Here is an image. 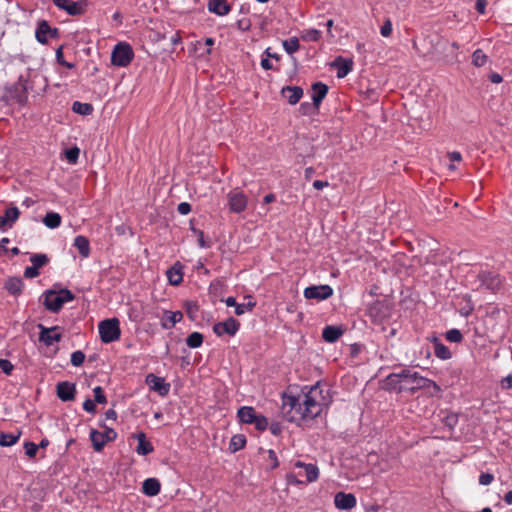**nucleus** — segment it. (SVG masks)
Wrapping results in <instances>:
<instances>
[{
    "instance_id": "72a5a7b5",
    "label": "nucleus",
    "mask_w": 512,
    "mask_h": 512,
    "mask_svg": "<svg viewBox=\"0 0 512 512\" xmlns=\"http://www.w3.org/2000/svg\"><path fill=\"white\" fill-rule=\"evenodd\" d=\"M72 111L80 115H90L93 112V106L90 103L75 101L72 104Z\"/></svg>"
},
{
    "instance_id": "f704fd0d",
    "label": "nucleus",
    "mask_w": 512,
    "mask_h": 512,
    "mask_svg": "<svg viewBox=\"0 0 512 512\" xmlns=\"http://www.w3.org/2000/svg\"><path fill=\"white\" fill-rule=\"evenodd\" d=\"M6 288L11 294L17 295L22 291L23 282L20 278L17 277L10 278L6 282Z\"/></svg>"
},
{
    "instance_id": "423d86ee",
    "label": "nucleus",
    "mask_w": 512,
    "mask_h": 512,
    "mask_svg": "<svg viewBox=\"0 0 512 512\" xmlns=\"http://www.w3.org/2000/svg\"><path fill=\"white\" fill-rule=\"evenodd\" d=\"M134 52L128 43H118L111 54V62L118 67H126L133 60Z\"/></svg>"
},
{
    "instance_id": "e433bc0d",
    "label": "nucleus",
    "mask_w": 512,
    "mask_h": 512,
    "mask_svg": "<svg viewBox=\"0 0 512 512\" xmlns=\"http://www.w3.org/2000/svg\"><path fill=\"white\" fill-rule=\"evenodd\" d=\"M203 335L199 332H193L186 338V344L190 348H199L203 343Z\"/></svg>"
},
{
    "instance_id": "4d7b16f0",
    "label": "nucleus",
    "mask_w": 512,
    "mask_h": 512,
    "mask_svg": "<svg viewBox=\"0 0 512 512\" xmlns=\"http://www.w3.org/2000/svg\"><path fill=\"white\" fill-rule=\"evenodd\" d=\"M286 481H287L288 485H294V486L300 485V484L304 483V481L300 480L298 478V476L296 474H294V473L287 474Z\"/></svg>"
},
{
    "instance_id": "774afa93",
    "label": "nucleus",
    "mask_w": 512,
    "mask_h": 512,
    "mask_svg": "<svg viewBox=\"0 0 512 512\" xmlns=\"http://www.w3.org/2000/svg\"><path fill=\"white\" fill-rule=\"evenodd\" d=\"M105 418L107 420L115 421L117 419V413L114 409H109L105 412Z\"/></svg>"
},
{
    "instance_id": "864d4df0",
    "label": "nucleus",
    "mask_w": 512,
    "mask_h": 512,
    "mask_svg": "<svg viewBox=\"0 0 512 512\" xmlns=\"http://www.w3.org/2000/svg\"><path fill=\"white\" fill-rule=\"evenodd\" d=\"M38 275H39V270L36 267H34L33 265L26 267L24 270V277L27 279L35 278Z\"/></svg>"
},
{
    "instance_id": "69168bd1",
    "label": "nucleus",
    "mask_w": 512,
    "mask_h": 512,
    "mask_svg": "<svg viewBox=\"0 0 512 512\" xmlns=\"http://www.w3.org/2000/svg\"><path fill=\"white\" fill-rule=\"evenodd\" d=\"M450 161L452 162H460L462 160V155L458 151H453L448 154Z\"/></svg>"
},
{
    "instance_id": "e2e57ef3",
    "label": "nucleus",
    "mask_w": 512,
    "mask_h": 512,
    "mask_svg": "<svg viewBox=\"0 0 512 512\" xmlns=\"http://www.w3.org/2000/svg\"><path fill=\"white\" fill-rule=\"evenodd\" d=\"M486 5H487V0H476L475 8L478 11V13L484 14Z\"/></svg>"
},
{
    "instance_id": "58836bf2",
    "label": "nucleus",
    "mask_w": 512,
    "mask_h": 512,
    "mask_svg": "<svg viewBox=\"0 0 512 512\" xmlns=\"http://www.w3.org/2000/svg\"><path fill=\"white\" fill-rule=\"evenodd\" d=\"M487 60V55L481 49H476L472 54V63L476 67L484 66Z\"/></svg>"
},
{
    "instance_id": "4be33fe9",
    "label": "nucleus",
    "mask_w": 512,
    "mask_h": 512,
    "mask_svg": "<svg viewBox=\"0 0 512 512\" xmlns=\"http://www.w3.org/2000/svg\"><path fill=\"white\" fill-rule=\"evenodd\" d=\"M183 318L181 311H165V317L161 320V326L164 329H171L176 323L180 322Z\"/></svg>"
},
{
    "instance_id": "9d476101",
    "label": "nucleus",
    "mask_w": 512,
    "mask_h": 512,
    "mask_svg": "<svg viewBox=\"0 0 512 512\" xmlns=\"http://www.w3.org/2000/svg\"><path fill=\"white\" fill-rule=\"evenodd\" d=\"M57 34L58 30L56 28L52 29L47 21L42 20L37 26L35 37L39 43L46 44L49 37L55 38Z\"/></svg>"
},
{
    "instance_id": "79ce46f5",
    "label": "nucleus",
    "mask_w": 512,
    "mask_h": 512,
    "mask_svg": "<svg viewBox=\"0 0 512 512\" xmlns=\"http://www.w3.org/2000/svg\"><path fill=\"white\" fill-rule=\"evenodd\" d=\"M446 340L453 343H460L463 340V335L458 329H450L445 334Z\"/></svg>"
},
{
    "instance_id": "f8f14e48",
    "label": "nucleus",
    "mask_w": 512,
    "mask_h": 512,
    "mask_svg": "<svg viewBox=\"0 0 512 512\" xmlns=\"http://www.w3.org/2000/svg\"><path fill=\"white\" fill-rule=\"evenodd\" d=\"M334 504L340 510H351L356 504V497L351 493L338 492L334 497Z\"/></svg>"
},
{
    "instance_id": "20e7f679",
    "label": "nucleus",
    "mask_w": 512,
    "mask_h": 512,
    "mask_svg": "<svg viewBox=\"0 0 512 512\" xmlns=\"http://www.w3.org/2000/svg\"><path fill=\"white\" fill-rule=\"evenodd\" d=\"M75 295L68 289H61L58 292L48 290L44 293V306L47 310L57 313L67 302L73 301Z\"/></svg>"
},
{
    "instance_id": "4c0bfd02",
    "label": "nucleus",
    "mask_w": 512,
    "mask_h": 512,
    "mask_svg": "<svg viewBox=\"0 0 512 512\" xmlns=\"http://www.w3.org/2000/svg\"><path fill=\"white\" fill-rule=\"evenodd\" d=\"M284 50L288 54H293L299 49V40L297 37H291L289 39H286L282 43Z\"/></svg>"
},
{
    "instance_id": "6e6d98bb",
    "label": "nucleus",
    "mask_w": 512,
    "mask_h": 512,
    "mask_svg": "<svg viewBox=\"0 0 512 512\" xmlns=\"http://www.w3.org/2000/svg\"><path fill=\"white\" fill-rule=\"evenodd\" d=\"M83 409L88 412V413H91V414H95L96 413V405H95V402L92 401L91 399L87 398L84 403H83Z\"/></svg>"
},
{
    "instance_id": "680f3d73",
    "label": "nucleus",
    "mask_w": 512,
    "mask_h": 512,
    "mask_svg": "<svg viewBox=\"0 0 512 512\" xmlns=\"http://www.w3.org/2000/svg\"><path fill=\"white\" fill-rule=\"evenodd\" d=\"M268 457L272 462L271 468L272 469L277 468L279 465V462H278L275 451L272 449L268 450Z\"/></svg>"
},
{
    "instance_id": "603ef678",
    "label": "nucleus",
    "mask_w": 512,
    "mask_h": 512,
    "mask_svg": "<svg viewBox=\"0 0 512 512\" xmlns=\"http://www.w3.org/2000/svg\"><path fill=\"white\" fill-rule=\"evenodd\" d=\"M56 59H57V61H58V63L60 65L65 66L68 69L74 68V64L73 63H70V62H67V61H63L62 48L57 49V51H56Z\"/></svg>"
},
{
    "instance_id": "cd10ccee",
    "label": "nucleus",
    "mask_w": 512,
    "mask_h": 512,
    "mask_svg": "<svg viewBox=\"0 0 512 512\" xmlns=\"http://www.w3.org/2000/svg\"><path fill=\"white\" fill-rule=\"evenodd\" d=\"M83 258H87L90 255V243L87 237L78 235L74 239L73 243Z\"/></svg>"
},
{
    "instance_id": "39448f33",
    "label": "nucleus",
    "mask_w": 512,
    "mask_h": 512,
    "mask_svg": "<svg viewBox=\"0 0 512 512\" xmlns=\"http://www.w3.org/2000/svg\"><path fill=\"white\" fill-rule=\"evenodd\" d=\"M100 339L103 343H112L120 339V322L117 318L101 321L98 325Z\"/></svg>"
},
{
    "instance_id": "ddd939ff",
    "label": "nucleus",
    "mask_w": 512,
    "mask_h": 512,
    "mask_svg": "<svg viewBox=\"0 0 512 512\" xmlns=\"http://www.w3.org/2000/svg\"><path fill=\"white\" fill-rule=\"evenodd\" d=\"M56 7L66 11L71 16H79L84 13L83 6L73 0H53Z\"/></svg>"
},
{
    "instance_id": "8fccbe9b",
    "label": "nucleus",
    "mask_w": 512,
    "mask_h": 512,
    "mask_svg": "<svg viewBox=\"0 0 512 512\" xmlns=\"http://www.w3.org/2000/svg\"><path fill=\"white\" fill-rule=\"evenodd\" d=\"M380 33L383 37H389L392 34V22L389 18L384 21Z\"/></svg>"
},
{
    "instance_id": "2f4dec72",
    "label": "nucleus",
    "mask_w": 512,
    "mask_h": 512,
    "mask_svg": "<svg viewBox=\"0 0 512 512\" xmlns=\"http://www.w3.org/2000/svg\"><path fill=\"white\" fill-rule=\"evenodd\" d=\"M299 476H305L306 481L311 483L315 482L319 477V469L316 465L309 463L304 467V472H299Z\"/></svg>"
},
{
    "instance_id": "2eb2a0df",
    "label": "nucleus",
    "mask_w": 512,
    "mask_h": 512,
    "mask_svg": "<svg viewBox=\"0 0 512 512\" xmlns=\"http://www.w3.org/2000/svg\"><path fill=\"white\" fill-rule=\"evenodd\" d=\"M39 327L41 328L39 340L43 342L45 345L50 346L54 342L60 341L61 334L57 332V330L59 329L58 326L46 328L43 325H39Z\"/></svg>"
},
{
    "instance_id": "c9c22d12",
    "label": "nucleus",
    "mask_w": 512,
    "mask_h": 512,
    "mask_svg": "<svg viewBox=\"0 0 512 512\" xmlns=\"http://www.w3.org/2000/svg\"><path fill=\"white\" fill-rule=\"evenodd\" d=\"M246 444V438L242 434H236L230 439L229 449L232 452H237L244 448Z\"/></svg>"
},
{
    "instance_id": "4468645a",
    "label": "nucleus",
    "mask_w": 512,
    "mask_h": 512,
    "mask_svg": "<svg viewBox=\"0 0 512 512\" xmlns=\"http://www.w3.org/2000/svg\"><path fill=\"white\" fill-rule=\"evenodd\" d=\"M331 67L337 69V77L341 79V78L346 77L352 71L353 60L345 59L341 56H338L331 63Z\"/></svg>"
},
{
    "instance_id": "3c124183",
    "label": "nucleus",
    "mask_w": 512,
    "mask_h": 512,
    "mask_svg": "<svg viewBox=\"0 0 512 512\" xmlns=\"http://www.w3.org/2000/svg\"><path fill=\"white\" fill-rule=\"evenodd\" d=\"M13 364L7 359H0V369L6 375H10L13 370Z\"/></svg>"
},
{
    "instance_id": "f3484780",
    "label": "nucleus",
    "mask_w": 512,
    "mask_h": 512,
    "mask_svg": "<svg viewBox=\"0 0 512 512\" xmlns=\"http://www.w3.org/2000/svg\"><path fill=\"white\" fill-rule=\"evenodd\" d=\"M19 215L20 211L15 206L6 209L4 215L0 216V230L4 231L6 226L12 227Z\"/></svg>"
},
{
    "instance_id": "c85d7f7f",
    "label": "nucleus",
    "mask_w": 512,
    "mask_h": 512,
    "mask_svg": "<svg viewBox=\"0 0 512 512\" xmlns=\"http://www.w3.org/2000/svg\"><path fill=\"white\" fill-rule=\"evenodd\" d=\"M90 440L92 442L93 448L95 451L100 452L104 446L107 444V441L102 432H99L95 429H91L90 431Z\"/></svg>"
},
{
    "instance_id": "aec40b11",
    "label": "nucleus",
    "mask_w": 512,
    "mask_h": 512,
    "mask_svg": "<svg viewBox=\"0 0 512 512\" xmlns=\"http://www.w3.org/2000/svg\"><path fill=\"white\" fill-rule=\"evenodd\" d=\"M183 266L180 262H176L171 268H169L166 272L168 281L171 285L177 286L183 281Z\"/></svg>"
},
{
    "instance_id": "7ed1b4c3",
    "label": "nucleus",
    "mask_w": 512,
    "mask_h": 512,
    "mask_svg": "<svg viewBox=\"0 0 512 512\" xmlns=\"http://www.w3.org/2000/svg\"><path fill=\"white\" fill-rule=\"evenodd\" d=\"M28 100V86L27 81L22 77L14 83L11 87L6 88L5 93L0 98V102H4L6 105L18 104L24 106Z\"/></svg>"
},
{
    "instance_id": "1a4fd4ad",
    "label": "nucleus",
    "mask_w": 512,
    "mask_h": 512,
    "mask_svg": "<svg viewBox=\"0 0 512 512\" xmlns=\"http://www.w3.org/2000/svg\"><path fill=\"white\" fill-rule=\"evenodd\" d=\"M304 297L306 299H314L317 301L326 300L333 295V289L329 285H316L304 289Z\"/></svg>"
},
{
    "instance_id": "0eeeda50",
    "label": "nucleus",
    "mask_w": 512,
    "mask_h": 512,
    "mask_svg": "<svg viewBox=\"0 0 512 512\" xmlns=\"http://www.w3.org/2000/svg\"><path fill=\"white\" fill-rule=\"evenodd\" d=\"M227 199L229 210L233 213L239 214L247 208L248 198L240 190H233L229 192Z\"/></svg>"
},
{
    "instance_id": "de8ad7c7",
    "label": "nucleus",
    "mask_w": 512,
    "mask_h": 512,
    "mask_svg": "<svg viewBox=\"0 0 512 512\" xmlns=\"http://www.w3.org/2000/svg\"><path fill=\"white\" fill-rule=\"evenodd\" d=\"M94 392V402L98 404H105L107 402L106 396L102 387L97 386L93 389Z\"/></svg>"
},
{
    "instance_id": "b1692460",
    "label": "nucleus",
    "mask_w": 512,
    "mask_h": 512,
    "mask_svg": "<svg viewBox=\"0 0 512 512\" xmlns=\"http://www.w3.org/2000/svg\"><path fill=\"white\" fill-rule=\"evenodd\" d=\"M135 438L138 440L136 452L139 455H148L153 452L154 448H153L152 444L146 440L145 433L140 432L135 435Z\"/></svg>"
},
{
    "instance_id": "412c9836",
    "label": "nucleus",
    "mask_w": 512,
    "mask_h": 512,
    "mask_svg": "<svg viewBox=\"0 0 512 512\" xmlns=\"http://www.w3.org/2000/svg\"><path fill=\"white\" fill-rule=\"evenodd\" d=\"M208 10L216 15L224 16L230 12L227 0H209Z\"/></svg>"
},
{
    "instance_id": "a211bd4d",
    "label": "nucleus",
    "mask_w": 512,
    "mask_h": 512,
    "mask_svg": "<svg viewBox=\"0 0 512 512\" xmlns=\"http://www.w3.org/2000/svg\"><path fill=\"white\" fill-rule=\"evenodd\" d=\"M288 103L291 105L297 104L303 96V89L299 86H285L281 90Z\"/></svg>"
},
{
    "instance_id": "49530a36",
    "label": "nucleus",
    "mask_w": 512,
    "mask_h": 512,
    "mask_svg": "<svg viewBox=\"0 0 512 512\" xmlns=\"http://www.w3.org/2000/svg\"><path fill=\"white\" fill-rule=\"evenodd\" d=\"M252 424H254L255 428L259 431L266 430L269 425L267 418L263 415H258V414L256 415L255 421H253Z\"/></svg>"
},
{
    "instance_id": "ea45409f",
    "label": "nucleus",
    "mask_w": 512,
    "mask_h": 512,
    "mask_svg": "<svg viewBox=\"0 0 512 512\" xmlns=\"http://www.w3.org/2000/svg\"><path fill=\"white\" fill-rule=\"evenodd\" d=\"M30 261H31L32 265L39 270L41 267L48 264L49 258L46 254L37 253V254H33L30 257Z\"/></svg>"
},
{
    "instance_id": "bf43d9fd",
    "label": "nucleus",
    "mask_w": 512,
    "mask_h": 512,
    "mask_svg": "<svg viewBox=\"0 0 512 512\" xmlns=\"http://www.w3.org/2000/svg\"><path fill=\"white\" fill-rule=\"evenodd\" d=\"M177 211L181 215H187L191 211V205L187 202H181L177 207Z\"/></svg>"
},
{
    "instance_id": "7c9ffc66",
    "label": "nucleus",
    "mask_w": 512,
    "mask_h": 512,
    "mask_svg": "<svg viewBox=\"0 0 512 512\" xmlns=\"http://www.w3.org/2000/svg\"><path fill=\"white\" fill-rule=\"evenodd\" d=\"M62 218L59 213L47 212L43 218V223L50 229L58 228L61 225Z\"/></svg>"
},
{
    "instance_id": "9b49d317",
    "label": "nucleus",
    "mask_w": 512,
    "mask_h": 512,
    "mask_svg": "<svg viewBox=\"0 0 512 512\" xmlns=\"http://www.w3.org/2000/svg\"><path fill=\"white\" fill-rule=\"evenodd\" d=\"M56 393L60 400L64 402L73 401L76 394V386L68 381L59 382L56 386Z\"/></svg>"
},
{
    "instance_id": "a878e982",
    "label": "nucleus",
    "mask_w": 512,
    "mask_h": 512,
    "mask_svg": "<svg viewBox=\"0 0 512 512\" xmlns=\"http://www.w3.org/2000/svg\"><path fill=\"white\" fill-rule=\"evenodd\" d=\"M430 341L434 344L435 355L442 359L448 360L451 358V352L447 346H445L436 336H433Z\"/></svg>"
},
{
    "instance_id": "5701e85b",
    "label": "nucleus",
    "mask_w": 512,
    "mask_h": 512,
    "mask_svg": "<svg viewBox=\"0 0 512 512\" xmlns=\"http://www.w3.org/2000/svg\"><path fill=\"white\" fill-rule=\"evenodd\" d=\"M161 489V484L156 478H148L143 482L142 492L150 497L156 496L159 494Z\"/></svg>"
},
{
    "instance_id": "6e6552de",
    "label": "nucleus",
    "mask_w": 512,
    "mask_h": 512,
    "mask_svg": "<svg viewBox=\"0 0 512 512\" xmlns=\"http://www.w3.org/2000/svg\"><path fill=\"white\" fill-rule=\"evenodd\" d=\"M240 323L233 317H229L223 322H217L213 325V332L221 337L223 335H229L233 337L239 330Z\"/></svg>"
},
{
    "instance_id": "c03bdc74",
    "label": "nucleus",
    "mask_w": 512,
    "mask_h": 512,
    "mask_svg": "<svg viewBox=\"0 0 512 512\" xmlns=\"http://www.w3.org/2000/svg\"><path fill=\"white\" fill-rule=\"evenodd\" d=\"M80 150L78 147H72L65 151L66 159L69 163L75 164L79 158Z\"/></svg>"
},
{
    "instance_id": "338daca9",
    "label": "nucleus",
    "mask_w": 512,
    "mask_h": 512,
    "mask_svg": "<svg viewBox=\"0 0 512 512\" xmlns=\"http://www.w3.org/2000/svg\"><path fill=\"white\" fill-rule=\"evenodd\" d=\"M270 431L273 435H279L281 433V425L279 423H272L270 426Z\"/></svg>"
},
{
    "instance_id": "13d9d810",
    "label": "nucleus",
    "mask_w": 512,
    "mask_h": 512,
    "mask_svg": "<svg viewBox=\"0 0 512 512\" xmlns=\"http://www.w3.org/2000/svg\"><path fill=\"white\" fill-rule=\"evenodd\" d=\"M102 433H103L107 443L110 441H113L117 437V433L113 428L105 427V431Z\"/></svg>"
},
{
    "instance_id": "37998d69",
    "label": "nucleus",
    "mask_w": 512,
    "mask_h": 512,
    "mask_svg": "<svg viewBox=\"0 0 512 512\" xmlns=\"http://www.w3.org/2000/svg\"><path fill=\"white\" fill-rule=\"evenodd\" d=\"M256 305V302L254 301H248L247 303H243V304H238L236 305V308H235V314L240 316V315H243L245 312L247 311H251Z\"/></svg>"
},
{
    "instance_id": "473e14b6",
    "label": "nucleus",
    "mask_w": 512,
    "mask_h": 512,
    "mask_svg": "<svg viewBox=\"0 0 512 512\" xmlns=\"http://www.w3.org/2000/svg\"><path fill=\"white\" fill-rule=\"evenodd\" d=\"M21 432L13 433H0V445L3 447H10L14 445L20 438Z\"/></svg>"
},
{
    "instance_id": "393cba45",
    "label": "nucleus",
    "mask_w": 512,
    "mask_h": 512,
    "mask_svg": "<svg viewBox=\"0 0 512 512\" xmlns=\"http://www.w3.org/2000/svg\"><path fill=\"white\" fill-rule=\"evenodd\" d=\"M343 334V330L337 326H326L322 330V338L328 343L336 342Z\"/></svg>"
},
{
    "instance_id": "5fc2aeb1",
    "label": "nucleus",
    "mask_w": 512,
    "mask_h": 512,
    "mask_svg": "<svg viewBox=\"0 0 512 512\" xmlns=\"http://www.w3.org/2000/svg\"><path fill=\"white\" fill-rule=\"evenodd\" d=\"M493 480H494V476L491 473H482L479 476V483L484 486L491 484L493 482Z\"/></svg>"
},
{
    "instance_id": "052dcab7",
    "label": "nucleus",
    "mask_w": 512,
    "mask_h": 512,
    "mask_svg": "<svg viewBox=\"0 0 512 512\" xmlns=\"http://www.w3.org/2000/svg\"><path fill=\"white\" fill-rule=\"evenodd\" d=\"M501 388L504 390H509L512 388V373L501 380Z\"/></svg>"
},
{
    "instance_id": "c756f323",
    "label": "nucleus",
    "mask_w": 512,
    "mask_h": 512,
    "mask_svg": "<svg viewBox=\"0 0 512 512\" xmlns=\"http://www.w3.org/2000/svg\"><path fill=\"white\" fill-rule=\"evenodd\" d=\"M479 279L483 285H485L488 289H495L500 281L497 276H494L490 272L483 271L479 274Z\"/></svg>"
},
{
    "instance_id": "bb28decb",
    "label": "nucleus",
    "mask_w": 512,
    "mask_h": 512,
    "mask_svg": "<svg viewBox=\"0 0 512 512\" xmlns=\"http://www.w3.org/2000/svg\"><path fill=\"white\" fill-rule=\"evenodd\" d=\"M257 413L253 407L243 406L238 409L237 416L240 422L245 424H252L255 421Z\"/></svg>"
},
{
    "instance_id": "a18cd8bd",
    "label": "nucleus",
    "mask_w": 512,
    "mask_h": 512,
    "mask_svg": "<svg viewBox=\"0 0 512 512\" xmlns=\"http://www.w3.org/2000/svg\"><path fill=\"white\" fill-rule=\"evenodd\" d=\"M84 360H85V354L80 350L74 351L71 354L70 361H71V364L75 367L81 366L83 364Z\"/></svg>"
},
{
    "instance_id": "f257e3e1",
    "label": "nucleus",
    "mask_w": 512,
    "mask_h": 512,
    "mask_svg": "<svg viewBox=\"0 0 512 512\" xmlns=\"http://www.w3.org/2000/svg\"><path fill=\"white\" fill-rule=\"evenodd\" d=\"M322 390L319 384L302 391L298 396L283 395L281 411L283 417L289 422L310 421L322 412Z\"/></svg>"
},
{
    "instance_id": "09e8293b",
    "label": "nucleus",
    "mask_w": 512,
    "mask_h": 512,
    "mask_svg": "<svg viewBox=\"0 0 512 512\" xmlns=\"http://www.w3.org/2000/svg\"><path fill=\"white\" fill-rule=\"evenodd\" d=\"M24 450H25V454L29 458H34L37 454L38 446L33 442L27 441L24 443Z\"/></svg>"
},
{
    "instance_id": "dca6fc26",
    "label": "nucleus",
    "mask_w": 512,
    "mask_h": 512,
    "mask_svg": "<svg viewBox=\"0 0 512 512\" xmlns=\"http://www.w3.org/2000/svg\"><path fill=\"white\" fill-rule=\"evenodd\" d=\"M146 383L152 390L158 392L161 396L167 395L170 389V385L165 383L164 378L155 376L154 374H149L146 377Z\"/></svg>"
},
{
    "instance_id": "f03ea898",
    "label": "nucleus",
    "mask_w": 512,
    "mask_h": 512,
    "mask_svg": "<svg viewBox=\"0 0 512 512\" xmlns=\"http://www.w3.org/2000/svg\"><path fill=\"white\" fill-rule=\"evenodd\" d=\"M387 389L397 393L409 392L413 394L420 389L433 387L435 391L440 392V387L436 382L421 376L418 372L405 368L399 372L389 374L385 379Z\"/></svg>"
},
{
    "instance_id": "a19ab883",
    "label": "nucleus",
    "mask_w": 512,
    "mask_h": 512,
    "mask_svg": "<svg viewBox=\"0 0 512 512\" xmlns=\"http://www.w3.org/2000/svg\"><path fill=\"white\" fill-rule=\"evenodd\" d=\"M320 37H321V32L317 29L305 30L301 36V38L304 41H312V42L318 41L320 39Z\"/></svg>"
},
{
    "instance_id": "6ab92c4d",
    "label": "nucleus",
    "mask_w": 512,
    "mask_h": 512,
    "mask_svg": "<svg viewBox=\"0 0 512 512\" xmlns=\"http://www.w3.org/2000/svg\"><path fill=\"white\" fill-rule=\"evenodd\" d=\"M328 93V86L322 82H316L312 85V101L316 109L320 107L321 102Z\"/></svg>"
},
{
    "instance_id": "0e129e2a",
    "label": "nucleus",
    "mask_w": 512,
    "mask_h": 512,
    "mask_svg": "<svg viewBox=\"0 0 512 512\" xmlns=\"http://www.w3.org/2000/svg\"><path fill=\"white\" fill-rule=\"evenodd\" d=\"M193 231L198 235V244L200 247L205 248L208 247V244L204 240V233L201 230L193 229Z\"/></svg>"
}]
</instances>
